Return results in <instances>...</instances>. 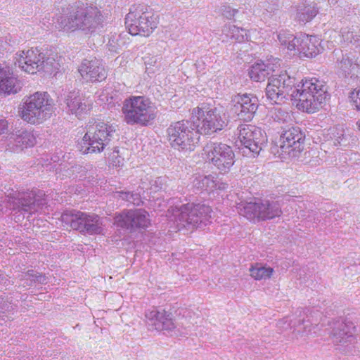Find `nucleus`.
Here are the masks:
<instances>
[{"mask_svg": "<svg viewBox=\"0 0 360 360\" xmlns=\"http://www.w3.org/2000/svg\"><path fill=\"white\" fill-rule=\"evenodd\" d=\"M212 209L205 204L187 203L170 207L167 217L178 229H194L206 226L211 218Z\"/></svg>", "mask_w": 360, "mask_h": 360, "instance_id": "4", "label": "nucleus"}, {"mask_svg": "<svg viewBox=\"0 0 360 360\" xmlns=\"http://www.w3.org/2000/svg\"><path fill=\"white\" fill-rule=\"evenodd\" d=\"M41 191H15L9 193L7 197L13 200L10 202V208L18 210L22 213H27L29 215L36 212H45L47 208L46 200L44 198Z\"/></svg>", "mask_w": 360, "mask_h": 360, "instance_id": "13", "label": "nucleus"}, {"mask_svg": "<svg viewBox=\"0 0 360 360\" xmlns=\"http://www.w3.org/2000/svg\"><path fill=\"white\" fill-rule=\"evenodd\" d=\"M15 150L32 147L36 143V137L32 131L18 130L13 134Z\"/></svg>", "mask_w": 360, "mask_h": 360, "instance_id": "26", "label": "nucleus"}, {"mask_svg": "<svg viewBox=\"0 0 360 360\" xmlns=\"http://www.w3.org/2000/svg\"><path fill=\"white\" fill-rule=\"evenodd\" d=\"M202 157L222 174L227 173L235 162L232 148L223 143L210 141L203 147Z\"/></svg>", "mask_w": 360, "mask_h": 360, "instance_id": "14", "label": "nucleus"}, {"mask_svg": "<svg viewBox=\"0 0 360 360\" xmlns=\"http://www.w3.org/2000/svg\"><path fill=\"white\" fill-rule=\"evenodd\" d=\"M165 179L162 177H158L155 181L154 184H152L151 189H153L154 192L163 188V184Z\"/></svg>", "mask_w": 360, "mask_h": 360, "instance_id": "44", "label": "nucleus"}, {"mask_svg": "<svg viewBox=\"0 0 360 360\" xmlns=\"http://www.w3.org/2000/svg\"><path fill=\"white\" fill-rule=\"evenodd\" d=\"M116 128V125L104 120L92 119L88 122L86 131L78 143L79 150L83 154L103 152L113 137Z\"/></svg>", "mask_w": 360, "mask_h": 360, "instance_id": "3", "label": "nucleus"}, {"mask_svg": "<svg viewBox=\"0 0 360 360\" xmlns=\"http://www.w3.org/2000/svg\"><path fill=\"white\" fill-rule=\"evenodd\" d=\"M109 159L113 166L117 167L122 164V159L119 155L118 150L115 148L113 151L109 155Z\"/></svg>", "mask_w": 360, "mask_h": 360, "instance_id": "40", "label": "nucleus"}, {"mask_svg": "<svg viewBox=\"0 0 360 360\" xmlns=\"http://www.w3.org/2000/svg\"><path fill=\"white\" fill-rule=\"evenodd\" d=\"M272 113V117L274 120L278 122H287L291 119V115L281 108H275Z\"/></svg>", "mask_w": 360, "mask_h": 360, "instance_id": "36", "label": "nucleus"}, {"mask_svg": "<svg viewBox=\"0 0 360 360\" xmlns=\"http://www.w3.org/2000/svg\"><path fill=\"white\" fill-rule=\"evenodd\" d=\"M272 70L269 63H256L250 68L249 75L252 80L260 82L264 81Z\"/></svg>", "mask_w": 360, "mask_h": 360, "instance_id": "27", "label": "nucleus"}, {"mask_svg": "<svg viewBox=\"0 0 360 360\" xmlns=\"http://www.w3.org/2000/svg\"><path fill=\"white\" fill-rule=\"evenodd\" d=\"M79 72L86 82L102 81L107 76V72L101 60L96 58L82 61Z\"/></svg>", "mask_w": 360, "mask_h": 360, "instance_id": "21", "label": "nucleus"}, {"mask_svg": "<svg viewBox=\"0 0 360 360\" xmlns=\"http://www.w3.org/2000/svg\"><path fill=\"white\" fill-rule=\"evenodd\" d=\"M222 34L226 37L242 42L248 39V31L234 25L226 24L222 28Z\"/></svg>", "mask_w": 360, "mask_h": 360, "instance_id": "30", "label": "nucleus"}, {"mask_svg": "<svg viewBox=\"0 0 360 360\" xmlns=\"http://www.w3.org/2000/svg\"><path fill=\"white\" fill-rule=\"evenodd\" d=\"M192 184L197 190H204L207 192H213L216 188L215 180L211 175L198 174L194 177Z\"/></svg>", "mask_w": 360, "mask_h": 360, "instance_id": "31", "label": "nucleus"}, {"mask_svg": "<svg viewBox=\"0 0 360 360\" xmlns=\"http://www.w3.org/2000/svg\"><path fill=\"white\" fill-rule=\"evenodd\" d=\"M102 22L100 10L84 3L62 8L56 19L58 28L65 32L82 30L92 33L101 26Z\"/></svg>", "mask_w": 360, "mask_h": 360, "instance_id": "2", "label": "nucleus"}, {"mask_svg": "<svg viewBox=\"0 0 360 360\" xmlns=\"http://www.w3.org/2000/svg\"><path fill=\"white\" fill-rule=\"evenodd\" d=\"M342 39L345 43L351 45V48L360 52V32H354L349 29L342 31Z\"/></svg>", "mask_w": 360, "mask_h": 360, "instance_id": "34", "label": "nucleus"}, {"mask_svg": "<svg viewBox=\"0 0 360 360\" xmlns=\"http://www.w3.org/2000/svg\"><path fill=\"white\" fill-rule=\"evenodd\" d=\"M295 42H297V45L294 54L297 53L300 57L313 58L324 49L325 42L316 36L300 34L297 37V41ZM326 43L329 49L334 46L333 42L326 41Z\"/></svg>", "mask_w": 360, "mask_h": 360, "instance_id": "19", "label": "nucleus"}, {"mask_svg": "<svg viewBox=\"0 0 360 360\" xmlns=\"http://www.w3.org/2000/svg\"><path fill=\"white\" fill-rule=\"evenodd\" d=\"M347 138L344 134V131L342 129L337 132L335 136L334 145L346 146L347 143Z\"/></svg>", "mask_w": 360, "mask_h": 360, "instance_id": "42", "label": "nucleus"}, {"mask_svg": "<svg viewBox=\"0 0 360 360\" xmlns=\"http://www.w3.org/2000/svg\"><path fill=\"white\" fill-rule=\"evenodd\" d=\"M309 320L305 321L304 319H300L299 320V323L297 326L295 325V323L293 324V327H295V330L299 333H302L308 334L311 331V326L309 325Z\"/></svg>", "mask_w": 360, "mask_h": 360, "instance_id": "39", "label": "nucleus"}, {"mask_svg": "<svg viewBox=\"0 0 360 360\" xmlns=\"http://www.w3.org/2000/svg\"><path fill=\"white\" fill-rule=\"evenodd\" d=\"M317 13V8L314 4H301L297 7L295 18L300 22H309Z\"/></svg>", "mask_w": 360, "mask_h": 360, "instance_id": "29", "label": "nucleus"}, {"mask_svg": "<svg viewBox=\"0 0 360 360\" xmlns=\"http://www.w3.org/2000/svg\"><path fill=\"white\" fill-rule=\"evenodd\" d=\"M150 224L148 212L143 209L126 210L115 217L117 227L129 230L145 229Z\"/></svg>", "mask_w": 360, "mask_h": 360, "instance_id": "17", "label": "nucleus"}, {"mask_svg": "<svg viewBox=\"0 0 360 360\" xmlns=\"http://www.w3.org/2000/svg\"><path fill=\"white\" fill-rule=\"evenodd\" d=\"M54 102L46 92H36L24 102L20 112L21 118L33 124L49 119L54 112Z\"/></svg>", "mask_w": 360, "mask_h": 360, "instance_id": "7", "label": "nucleus"}, {"mask_svg": "<svg viewBox=\"0 0 360 360\" xmlns=\"http://www.w3.org/2000/svg\"><path fill=\"white\" fill-rule=\"evenodd\" d=\"M333 54L336 58L338 68L342 71L345 77H349L352 79L359 77L360 67L349 56V53H344L341 50H335Z\"/></svg>", "mask_w": 360, "mask_h": 360, "instance_id": "24", "label": "nucleus"}, {"mask_svg": "<svg viewBox=\"0 0 360 360\" xmlns=\"http://www.w3.org/2000/svg\"><path fill=\"white\" fill-rule=\"evenodd\" d=\"M124 121L129 125L148 126L156 117L155 108L145 96H131L124 100L122 107Z\"/></svg>", "mask_w": 360, "mask_h": 360, "instance_id": "5", "label": "nucleus"}, {"mask_svg": "<svg viewBox=\"0 0 360 360\" xmlns=\"http://www.w3.org/2000/svg\"><path fill=\"white\" fill-rule=\"evenodd\" d=\"M124 44L125 42L122 38V35L115 34L109 39L108 46L110 51L117 52Z\"/></svg>", "mask_w": 360, "mask_h": 360, "instance_id": "35", "label": "nucleus"}, {"mask_svg": "<svg viewBox=\"0 0 360 360\" xmlns=\"http://www.w3.org/2000/svg\"><path fill=\"white\" fill-rule=\"evenodd\" d=\"M276 38L280 45L290 51H296L297 37H294L289 31L281 30L276 33Z\"/></svg>", "mask_w": 360, "mask_h": 360, "instance_id": "32", "label": "nucleus"}, {"mask_svg": "<svg viewBox=\"0 0 360 360\" xmlns=\"http://www.w3.org/2000/svg\"><path fill=\"white\" fill-rule=\"evenodd\" d=\"M295 84V78L288 75L286 71L274 75L269 79L266 88V97L273 103L281 104L285 99H288V97L300 96L306 101L307 106L312 103L310 102L309 104L307 98L311 94H315L316 101L319 99L327 101L330 97L326 83L318 78L305 79L302 81L301 84ZM317 103L319 102H315V105Z\"/></svg>", "mask_w": 360, "mask_h": 360, "instance_id": "1", "label": "nucleus"}, {"mask_svg": "<svg viewBox=\"0 0 360 360\" xmlns=\"http://www.w3.org/2000/svg\"><path fill=\"white\" fill-rule=\"evenodd\" d=\"M20 89L18 79L11 68L0 65V94H16Z\"/></svg>", "mask_w": 360, "mask_h": 360, "instance_id": "25", "label": "nucleus"}, {"mask_svg": "<svg viewBox=\"0 0 360 360\" xmlns=\"http://www.w3.org/2000/svg\"><path fill=\"white\" fill-rule=\"evenodd\" d=\"M216 188L215 191H224L228 187V184L226 183L220 182L219 181L215 180Z\"/></svg>", "mask_w": 360, "mask_h": 360, "instance_id": "49", "label": "nucleus"}, {"mask_svg": "<svg viewBox=\"0 0 360 360\" xmlns=\"http://www.w3.org/2000/svg\"><path fill=\"white\" fill-rule=\"evenodd\" d=\"M148 328L150 330L172 332L176 325L172 318V314L165 310H159L152 307L145 312Z\"/></svg>", "mask_w": 360, "mask_h": 360, "instance_id": "20", "label": "nucleus"}, {"mask_svg": "<svg viewBox=\"0 0 360 360\" xmlns=\"http://www.w3.org/2000/svg\"><path fill=\"white\" fill-rule=\"evenodd\" d=\"M65 102L68 110L79 118L86 114L92 106L91 101L76 91L70 92L66 97Z\"/></svg>", "mask_w": 360, "mask_h": 360, "instance_id": "23", "label": "nucleus"}, {"mask_svg": "<svg viewBox=\"0 0 360 360\" xmlns=\"http://www.w3.org/2000/svg\"><path fill=\"white\" fill-rule=\"evenodd\" d=\"M26 276L28 277L31 281L38 282L40 283H43L45 282L46 278L44 276L35 272L34 271H30L26 274Z\"/></svg>", "mask_w": 360, "mask_h": 360, "instance_id": "41", "label": "nucleus"}, {"mask_svg": "<svg viewBox=\"0 0 360 360\" xmlns=\"http://www.w3.org/2000/svg\"><path fill=\"white\" fill-rule=\"evenodd\" d=\"M8 129V123L5 120H0V135L4 134Z\"/></svg>", "mask_w": 360, "mask_h": 360, "instance_id": "48", "label": "nucleus"}, {"mask_svg": "<svg viewBox=\"0 0 360 360\" xmlns=\"http://www.w3.org/2000/svg\"><path fill=\"white\" fill-rule=\"evenodd\" d=\"M307 101H309L308 103L310 104V102L311 103H311V106H310V105H307V106L306 105L307 104H305V102L306 101L304 100V98H302L300 96H296V97H288V98H290L291 100H295V101H297L298 103H297V108L300 109V110H302L303 111H306L308 113H313V112H315L316 111L319 110L320 108H321L323 105L325 104L326 101H321L319 99V101L317 102H319V103H317V105H315V102L316 103V96H315V94H311V96H309V97H307Z\"/></svg>", "mask_w": 360, "mask_h": 360, "instance_id": "28", "label": "nucleus"}, {"mask_svg": "<svg viewBox=\"0 0 360 360\" xmlns=\"http://www.w3.org/2000/svg\"><path fill=\"white\" fill-rule=\"evenodd\" d=\"M279 0H266L262 3L260 6L269 14L274 13L276 11H278L279 4Z\"/></svg>", "mask_w": 360, "mask_h": 360, "instance_id": "38", "label": "nucleus"}, {"mask_svg": "<svg viewBox=\"0 0 360 360\" xmlns=\"http://www.w3.org/2000/svg\"><path fill=\"white\" fill-rule=\"evenodd\" d=\"M118 198L129 202L131 192L119 191L116 193Z\"/></svg>", "mask_w": 360, "mask_h": 360, "instance_id": "47", "label": "nucleus"}, {"mask_svg": "<svg viewBox=\"0 0 360 360\" xmlns=\"http://www.w3.org/2000/svg\"><path fill=\"white\" fill-rule=\"evenodd\" d=\"M192 122L198 134L211 135L226 125L224 114L216 108L197 107L192 110Z\"/></svg>", "mask_w": 360, "mask_h": 360, "instance_id": "8", "label": "nucleus"}, {"mask_svg": "<svg viewBox=\"0 0 360 360\" xmlns=\"http://www.w3.org/2000/svg\"><path fill=\"white\" fill-rule=\"evenodd\" d=\"M157 25V17L144 6H133L125 17L126 27L134 36L148 37Z\"/></svg>", "mask_w": 360, "mask_h": 360, "instance_id": "10", "label": "nucleus"}, {"mask_svg": "<svg viewBox=\"0 0 360 360\" xmlns=\"http://www.w3.org/2000/svg\"><path fill=\"white\" fill-rule=\"evenodd\" d=\"M11 307V304L6 302L3 298L0 300V313H4Z\"/></svg>", "mask_w": 360, "mask_h": 360, "instance_id": "46", "label": "nucleus"}, {"mask_svg": "<svg viewBox=\"0 0 360 360\" xmlns=\"http://www.w3.org/2000/svg\"><path fill=\"white\" fill-rule=\"evenodd\" d=\"M350 98L354 103L355 107L360 110V88L354 89L350 94Z\"/></svg>", "mask_w": 360, "mask_h": 360, "instance_id": "43", "label": "nucleus"}, {"mask_svg": "<svg viewBox=\"0 0 360 360\" xmlns=\"http://www.w3.org/2000/svg\"><path fill=\"white\" fill-rule=\"evenodd\" d=\"M141 200V196L139 193L131 192L129 203L133 205H139Z\"/></svg>", "mask_w": 360, "mask_h": 360, "instance_id": "45", "label": "nucleus"}, {"mask_svg": "<svg viewBox=\"0 0 360 360\" xmlns=\"http://www.w3.org/2000/svg\"><path fill=\"white\" fill-rule=\"evenodd\" d=\"M61 221L72 229L84 233L101 234L103 231V221L96 214L75 210H65L61 215Z\"/></svg>", "mask_w": 360, "mask_h": 360, "instance_id": "12", "label": "nucleus"}, {"mask_svg": "<svg viewBox=\"0 0 360 360\" xmlns=\"http://www.w3.org/2000/svg\"><path fill=\"white\" fill-rule=\"evenodd\" d=\"M232 103V112L239 120L244 121L251 120L259 106L257 98L248 94L236 96Z\"/></svg>", "mask_w": 360, "mask_h": 360, "instance_id": "18", "label": "nucleus"}, {"mask_svg": "<svg viewBox=\"0 0 360 360\" xmlns=\"http://www.w3.org/2000/svg\"><path fill=\"white\" fill-rule=\"evenodd\" d=\"M356 331L354 321L350 317H346L343 321L335 323L332 332L333 341L337 345L350 342Z\"/></svg>", "mask_w": 360, "mask_h": 360, "instance_id": "22", "label": "nucleus"}, {"mask_svg": "<svg viewBox=\"0 0 360 360\" xmlns=\"http://www.w3.org/2000/svg\"><path fill=\"white\" fill-rule=\"evenodd\" d=\"M278 143L271 147V153L285 160L288 157L295 158L304 147V135L297 127H292L284 130L280 136Z\"/></svg>", "mask_w": 360, "mask_h": 360, "instance_id": "11", "label": "nucleus"}, {"mask_svg": "<svg viewBox=\"0 0 360 360\" xmlns=\"http://www.w3.org/2000/svg\"><path fill=\"white\" fill-rule=\"evenodd\" d=\"M356 124L358 126V129L360 130V120L357 122Z\"/></svg>", "mask_w": 360, "mask_h": 360, "instance_id": "50", "label": "nucleus"}, {"mask_svg": "<svg viewBox=\"0 0 360 360\" xmlns=\"http://www.w3.org/2000/svg\"><path fill=\"white\" fill-rule=\"evenodd\" d=\"M220 11L221 15L229 20H232L238 13L237 8H233L229 4H224L220 7Z\"/></svg>", "mask_w": 360, "mask_h": 360, "instance_id": "37", "label": "nucleus"}, {"mask_svg": "<svg viewBox=\"0 0 360 360\" xmlns=\"http://www.w3.org/2000/svg\"><path fill=\"white\" fill-rule=\"evenodd\" d=\"M240 215L249 220L255 219L266 220L280 217L282 211L278 202L259 200L255 202H241L237 206Z\"/></svg>", "mask_w": 360, "mask_h": 360, "instance_id": "15", "label": "nucleus"}, {"mask_svg": "<svg viewBox=\"0 0 360 360\" xmlns=\"http://www.w3.org/2000/svg\"><path fill=\"white\" fill-rule=\"evenodd\" d=\"M250 276L255 280H266L269 278L274 269L270 266H262L260 264H255L250 268Z\"/></svg>", "mask_w": 360, "mask_h": 360, "instance_id": "33", "label": "nucleus"}, {"mask_svg": "<svg viewBox=\"0 0 360 360\" xmlns=\"http://www.w3.org/2000/svg\"><path fill=\"white\" fill-rule=\"evenodd\" d=\"M167 132L170 145L178 150L192 151L199 142L200 136L188 120L171 124Z\"/></svg>", "mask_w": 360, "mask_h": 360, "instance_id": "9", "label": "nucleus"}, {"mask_svg": "<svg viewBox=\"0 0 360 360\" xmlns=\"http://www.w3.org/2000/svg\"><path fill=\"white\" fill-rule=\"evenodd\" d=\"M238 141L243 149L248 150L252 155H258L265 147L267 138L259 127L252 124H240L238 128Z\"/></svg>", "mask_w": 360, "mask_h": 360, "instance_id": "16", "label": "nucleus"}, {"mask_svg": "<svg viewBox=\"0 0 360 360\" xmlns=\"http://www.w3.org/2000/svg\"><path fill=\"white\" fill-rule=\"evenodd\" d=\"M289 326H290V324H288L287 327H285V326H282V327H283V330H286Z\"/></svg>", "mask_w": 360, "mask_h": 360, "instance_id": "52", "label": "nucleus"}, {"mask_svg": "<svg viewBox=\"0 0 360 360\" xmlns=\"http://www.w3.org/2000/svg\"><path fill=\"white\" fill-rule=\"evenodd\" d=\"M15 65L28 74L44 71L52 74L60 68V64L53 57L45 58V55L37 48H31L15 53Z\"/></svg>", "mask_w": 360, "mask_h": 360, "instance_id": "6", "label": "nucleus"}, {"mask_svg": "<svg viewBox=\"0 0 360 360\" xmlns=\"http://www.w3.org/2000/svg\"><path fill=\"white\" fill-rule=\"evenodd\" d=\"M288 321H285V323L287 322ZM282 323H284L283 321H280L278 324L279 326L281 325Z\"/></svg>", "mask_w": 360, "mask_h": 360, "instance_id": "51", "label": "nucleus"}]
</instances>
